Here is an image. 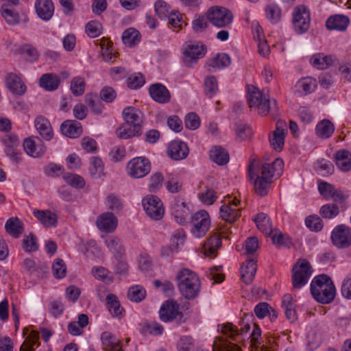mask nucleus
<instances>
[{
	"instance_id": "8fccbe9b",
	"label": "nucleus",
	"mask_w": 351,
	"mask_h": 351,
	"mask_svg": "<svg viewBox=\"0 0 351 351\" xmlns=\"http://www.w3.org/2000/svg\"><path fill=\"white\" fill-rule=\"evenodd\" d=\"M145 83V78L141 73L132 74L127 78V84L129 88L136 90L141 88Z\"/></svg>"
},
{
	"instance_id": "5701e85b",
	"label": "nucleus",
	"mask_w": 351,
	"mask_h": 351,
	"mask_svg": "<svg viewBox=\"0 0 351 351\" xmlns=\"http://www.w3.org/2000/svg\"><path fill=\"white\" fill-rule=\"evenodd\" d=\"M350 23L348 16L344 15L336 14L330 16L326 22V26L329 30H337L339 32L345 31Z\"/></svg>"
},
{
	"instance_id": "e433bc0d",
	"label": "nucleus",
	"mask_w": 351,
	"mask_h": 351,
	"mask_svg": "<svg viewBox=\"0 0 351 351\" xmlns=\"http://www.w3.org/2000/svg\"><path fill=\"white\" fill-rule=\"evenodd\" d=\"M59 77L53 73H46L40 79V86L46 90L52 91L56 90L60 84Z\"/></svg>"
},
{
	"instance_id": "052dcab7",
	"label": "nucleus",
	"mask_w": 351,
	"mask_h": 351,
	"mask_svg": "<svg viewBox=\"0 0 351 351\" xmlns=\"http://www.w3.org/2000/svg\"><path fill=\"white\" fill-rule=\"evenodd\" d=\"M103 170L102 160L99 158L93 157L89 167L91 176L95 178H99L102 175Z\"/></svg>"
},
{
	"instance_id": "3c124183",
	"label": "nucleus",
	"mask_w": 351,
	"mask_h": 351,
	"mask_svg": "<svg viewBox=\"0 0 351 351\" xmlns=\"http://www.w3.org/2000/svg\"><path fill=\"white\" fill-rule=\"evenodd\" d=\"M155 12L159 18L166 19L173 14L170 6L164 1L158 0L154 5Z\"/></svg>"
},
{
	"instance_id": "de8ad7c7",
	"label": "nucleus",
	"mask_w": 351,
	"mask_h": 351,
	"mask_svg": "<svg viewBox=\"0 0 351 351\" xmlns=\"http://www.w3.org/2000/svg\"><path fill=\"white\" fill-rule=\"evenodd\" d=\"M316 80L311 77H306L299 80L295 85L298 89H302L305 95L310 94L315 90Z\"/></svg>"
},
{
	"instance_id": "f8f14e48",
	"label": "nucleus",
	"mask_w": 351,
	"mask_h": 351,
	"mask_svg": "<svg viewBox=\"0 0 351 351\" xmlns=\"http://www.w3.org/2000/svg\"><path fill=\"white\" fill-rule=\"evenodd\" d=\"M160 319L165 322L176 319L177 323L185 322L184 315L179 311V306L176 302L166 301L159 311Z\"/></svg>"
},
{
	"instance_id": "a878e982",
	"label": "nucleus",
	"mask_w": 351,
	"mask_h": 351,
	"mask_svg": "<svg viewBox=\"0 0 351 351\" xmlns=\"http://www.w3.org/2000/svg\"><path fill=\"white\" fill-rule=\"evenodd\" d=\"M60 130L64 135L72 138L80 136L82 132L81 123L75 120L64 121L61 125Z\"/></svg>"
},
{
	"instance_id": "6ab92c4d",
	"label": "nucleus",
	"mask_w": 351,
	"mask_h": 351,
	"mask_svg": "<svg viewBox=\"0 0 351 351\" xmlns=\"http://www.w3.org/2000/svg\"><path fill=\"white\" fill-rule=\"evenodd\" d=\"M286 123L282 121H278L276 123L275 130L269 138V143L271 147L276 151H281L285 144V127Z\"/></svg>"
},
{
	"instance_id": "e2e57ef3",
	"label": "nucleus",
	"mask_w": 351,
	"mask_h": 351,
	"mask_svg": "<svg viewBox=\"0 0 351 351\" xmlns=\"http://www.w3.org/2000/svg\"><path fill=\"white\" fill-rule=\"evenodd\" d=\"M111 309L113 311L112 313L111 312V314L114 317L121 319L125 316V311L121 306L117 296L114 294H111Z\"/></svg>"
},
{
	"instance_id": "6e6552de",
	"label": "nucleus",
	"mask_w": 351,
	"mask_h": 351,
	"mask_svg": "<svg viewBox=\"0 0 351 351\" xmlns=\"http://www.w3.org/2000/svg\"><path fill=\"white\" fill-rule=\"evenodd\" d=\"M310 12L304 5H300L294 8L293 12V25L296 32H306L310 25Z\"/></svg>"
},
{
	"instance_id": "9b49d317",
	"label": "nucleus",
	"mask_w": 351,
	"mask_h": 351,
	"mask_svg": "<svg viewBox=\"0 0 351 351\" xmlns=\"http://www.w3.org/2000/svg\"><path fill=\"white\" fill-rule=\"evenodd\" d=\"M206 51V47L199 43L189 44L184 51L183 62L186 66L193 67L198 60L204 57Z\"/></svg>"
},
{
	"instance_id": "9d476101",
	"label": "nucleus",
	"mask_w": 351,
	"mask_h": 351,
	"mask_svg": "<svg viewBox=\"0 0 351 351\" xmlns=\"http://www.w3.org/2000/svg\"><path fill=\"white\" fill-rule=\"evenodd\" d=\"M330 239L337 248H347L351 245V228L344 224L337 225L332 231Z\"/></svg>"
},
{
	"instance_id": "5fc2aeb1",
	"label": "nucleus",
	"mask_w": 351,
	"mask_h": 351,
	"mask_svg": "<svg viewBox=\"0 0 351 351\" xmlns=\"http://www.w3.org/2000/svg\"><path fill=\"white\" fill-rule=\"evenodd\" d=\"M97 296L101 302H105L107 309L110 311V289L108 285L99 284L96 289Z\"/></svg>"
},
{
	"instance_id": "a211bd4d",
	"label": "nucleus",
	"mask_w": 351,
	"mask_h": 351,
	"mask_svg": "<svg viewBox=\"0 0 351 351\" xmlns=\"http://www.w3.org/2000/svg\"><path fill=\"white\" fill-rule=\"evenodd\" d=\"M5 146V152L6 155L14 162H19L21 160V153L17 149L20 144V140L16 135H10L3 140Z\"/></svg>"
},
{
	"instance_id": "c03bdc74",
	"label": "nucleus",
	"mask_w": 351,
	"mask_h": 351,
	"mask_svg": "<svg viewBox=\"0 0 351 351\" xmlns=\"http://www.w3.org/2000/svg\"><path fill=\"white\" fill-rule=\"evenodd\" d=\"M112 265L114 274L119 279L128 276L129 265L125 258L114 259Z\"/></svg>"
},
{
	"instance_id": "7c9ffc66",
	"label": "nucleus",
	"mask_w": 351,
	"mask_h": 351,
	"mask_svg": "<svg viewBox=\"0 0 351 351\" xmlns=\"http://www.w3.org/2000/svg\"><path fill=\"white\" fill-rule=\"evenodd\" d=\"M231 64V58L227 53H217L214 58L210 59L208 63L209 71L213 69H221L228 66Z\"/></svg>"
},
{
	"instance_id": "58836bf2",
	"label": "nucleus",
	"mask_w": 351,
	"mask_h": 351,
	"mask_svg": "<svg viewBox=\"0 0 351 351\" xmlns=\"http://www.w3.org/2000/svg\"><path fill=\"white\" fill-rule=\"evenodd\" d=\"M141 36L139 32L132 27L125 29L121 37L123 43L130 47L138 44L141 40Z\"/></svg>"
},
{
	"instance_id": "69168bd1",
	"label": "nucleus",
	"mask_w": 351,
	"mask_h": 351,
	"mask_svg": "<svg viewBox=\"0 0 351 351\" xmlns=\"http://www.w3.org/2000/svg\"><path fill=\"white\" fill-rule=\"evenodd\" d=\"M305 224L310 230L315 232L320 231L323 228L322 220L317 215H311L306 217Z\"/></svg>"
},
{
	"instance_id": "473e14b6",
	"label": "nucleus",
	"mask_w": 351,
	"mask_h": 351,
	"mask_svg": "<svg viewBox=\"0 0 351 351\" xmlns=\"http://www.w3.org/2000/svg\"><path fill=\"white\" fill-rule=\"evenodd\" d=\"M142 134V130L138 131V128L134 130L132 125L124 122L115 130V135L121 139H129L137 137Z\"/></svg>"
},
{
	"instance_id": "b1692460",
	"label": "nucleus",
	"mask_w": 351,
	"mask_h": 351,
	"mask_svg": "<svg viewBox=\"0 0 351 351\" xmlns=\"http://www.w3.org/2000/svg\"><path fill=\"white\" fill-rule=\"evenodd\" d=\"M5 82L8 88L12 93L21 95L25 93L26 86L19 75L10 73L7 75Z\"/></svg>"
},
{
	"instance_id": "423d86ee",
	"label": "nucleus",
	"mask_w": 351,
	"mask_h": 351,
	"mask_svg": "<svg viewBox=\"0 0 351 351\" xmlns=\"http://www.w3.org/2000/svg\"><path fill=\"white\" fill-rule=\"evenodd\" d=\"M85 102L94 114H101L104 108V102H110V89L108 86L102 88L100 95L88 93L85 96Z\"/></svg>"
},
{
	"instance_id": "603ef678",
	"label": "nucleus",
	"mask_w": 351,
	"mask_h": 351,
	"mask_svg": "<svg viewBox=\"0 0 351 351\" xmlns=\"http://www.w3.org/2000/svg\"><path fill=\"white\" fill-rule=\"evenodd\" d=\"M63 179L67 184L77 189H82L85 186V180L77 174L66 173L63 175Z\"/></svg>"
},
{
	"instance_id": "79ce46f5",
	"label": "nucleus",
	"mask_w": 351,
	"mask_h": 351,
	"mask_svg": "<svg viewBox=\"0 0 351 351\" xmlns=\"http://www.w3.org/2000/svg\"><path fill=\"white\" fill-rule=\"evenodd\" d=\"M220 213L223 220L233 223L240 217L241 210L234 209L230 205L223 204L220 208Z\"/></svg>"
},
{
	"instance_id": "f257e3e1",
	"label": "nucleus",
	"mask_w": 351,
	"mask_h": 351,
	"mask_svg": "<svg viewBox=\"0 0 351 351\" xmlns=\"http://www.w3.org/2000/svg\"><path fill=\"white\" fill-rule=\"evenodd\" d=\"M283 160L276 158L272 163L260 164L252 160L248 166V173L250 180L256 177L254 184L256 193L260 196L267 194L268 189L272 182V178L276 172L282 170Z\"/></svg>"
},
{
	"instance_id": "c756f323",
	"label": "nucleus",
	"mask_w": 351,
	"mask_h": 351,
	"mask_svg": "<svg viewBox=\"0 0 351 351\" xmlns=\"http://www.w3.org/2000/svg\"><path fill=\"white\" fill-rule=\"evenodd\" d=\"M337 167L342 171L351 169V154L346 149H340L335 155Z\"/></svg>"
},
{
	"instance_id": "338daca9",
	"label": "nucleus",
	"mask_w": 351,
	"mask_h": 351,
	"mask_svg": "<svg viewBox=\"0 0 351 351\" xmlns=\"http://www.w3.org/2000/svg\"><path fill=\"white\" fill-rule=\"evenodd\" d=\"M235 132L237 137L242 141L251 138L253 134L251 127L244 123L238 124Z\"/></svg>"
},
{
	"instance_id": "774afa93",
	"label": "nucleus",
	"mask_w": 351,
	"mask_h": 351,
	"mask_svg": "<svg viewBox=\"0 0 351 351\" xmlns=\"http://www.w3.org/2000/svg\"><path fill=\"white\" fill-rule=\"evenodd\" d=\"M185 126L190 130H195L200 125V119L198 115L195 112L188 113L184 119Z\"/></svg>"
},
{
	"instance_id": "864d4df0",
	"label": "nucleus",
	"mask_w": 351,
	"mask_h": 351,
	"mask_svg": "<svg viewBox=\"0 0 351 351\" xmlns=\"http://www.w3.org/2000/svg\"><path fill=\"white\" fill-rule=\"evenodd\" d=\"M146 295L145 290L141 286L136 285L131 287L128 291V298L135 302L142 301Z\"/></svg>"
},
{
	"instance_id": "bb28decb",
	"label": "nucleus",
	"mask_w": 351,
	"mask_h": 351,
	"mask_svg": "<svg viewBox=\"0 0 351 351\" xmlns=\"http://www.w3.org/2000/svg\"><path fill=\"white\" fill-rule=\"evenodd\" d=\"M179 291L181 295L188 300H193L195 298L200 291V281L199 279L195 281L191 282L186 284L178 285Z\"/></svg>"
},
{
	"instance_id": "ea45409f",
	"label": "nucleus",
	"mask_w": 351,
	"mask_h": 351,
	"mask_svg": "<svg viewBox=\"0 0 351 351\" xmlns=\"http://www.w3.org/2000/svg\"><path fill=\"white\" fill-rule=\"evenodd\" d=\"M221 244V239L218 236L210 237L203 245L204 254L207 256L215 254Z\"/></svg>"
},
{
	"instance_id": "4468645a",
	"label": "nucleus",
	"mask_w": 351,
	"mask_h": 351,
	"mask_svg": "<svg viewBox=\"0 0 351 351\" xmlns=\"http://www.w3.org/2000/svg\"><path fill=\"white\" fill-rule=\"evenodd\" d=\"M143 205L146 214L152 219L158 221L162 218L165 209L161 200L155 195L145 197Z\"/></svg>"
},
{
	"instance_id": "2eb2a0df",
	"label": "nucleus",
	"mask_w": 351,
	"mask_h": 351,
	"mask_svg": "<svg viewBox=\"0 0 351 351\" xmlns=\"http://www.w3.org/2000/svg\"><path fill=\"white\" fill-rule=\"evenodd\" d=\"M122 117L125 123L138 129V131L143 130L144 123V115L141 110L134 106H127L122 111Z\"/></svg>"
},
{
	"instance_id": "4c0bfd02",
	"label": "nucleus",
	"mask_w": 351,
	"mask_h": 351,
	"mask_svg": "<svg viewBox=\"0 0 351 351\" xmlns=\"http://www.w3.org/2000/svg\"><path fill=\"white\" fill-rule=\"evenodd\" d=\"M315 130L316 134L319 138L326 139L330 137L333 134L335 126L330 121L324 119L317 123Z\"/></svg>"
},
{
	"instance_id": "cd10ccee",
	"label": "nucleus",
	"mask_w": 351,
	"mask_h": 351,
	"mask_svg": "<svg viewBox=\"0 0 351 351\" xmlns=\"http://www.w3.org/2000/svg\"><path fill=\"white\" fill-rule=\"evenodd\" d=\"M257 265L254 259H248L241 267V276L243 282L246 284H250L256 275Z\"/></svg>"
},
{
	"instance_id": "4be33fe9",
	"label": "nucleus",
	"mask_w": 351,
	"mask_h": 351,
	"mask_svg": "<svg viewBox=\"0 0 351 351\" xmlns=\"http://www.w3.org/2000/svg\"><path fill=\"white\" fill-rule=\"evenodd\" d=\"M169 156L176 160L185 158L189 154V148L186 143L180 141L170 143L168 148Z\"/></svg>"
},
{
	"instance_id": "680f3d73",
	"label": "nucleus",
	"mask_w": 351,
	"mask_h": 351,
	"mask_svg": "<svg viewBox=\"0 0 351 351\" xmlns=\"http://www.w3.org/2000/svg\"><path fill=\"white\" fill-rule=\"evenodd\" d=\"M52 271L56 278H63L66 274V266L64 261L60 258L56 259L52 265Z\"/></svg>"
},
{
	"instance_id": "a19ab883",
	"label": "nucleus",
	"mask_w": 351,
	"mask_h": 351,
	"mask_svg": "<svg viewBox=\"0 0 351 351\" xmlns=\"http://www.w3.org/2000/svg\"><path fill=\"white\" fill-rule=\"evenodd\" d=\"M111 255L113 259H121L125 257V248L117 237H111Z\"/></svg>"
},
{
	"instance_id": "c9c22d12",
	"label": "nucleus",
	"mask_w": 351,
	"mask_h": 351,
	"mask_svg": "<svg viewBox=\"0 0 351 351\" xmlns=\"http://www.w3.org/2000/svg\"><path fill=\"white\" fill-rule=\"evenodd\" d=\"M210 158L219 165H223L229 161L228 152L220 146H216L210 151Z\"/></svg>"
},
{
	"instance_id": "ddd939ff",
	"label": "nucleus",
	"mask_w": 351,
	"mask_h": 351,
	"mask_svg": "<svg viewBox=\"0 0 351 351\" xmlns=\"http://www.w3.org/2000/svg\"><path fill=\"white\" fill-rule=\"evenodd\" d=\"M128 174L134 178H141L147 175L151 170V163L145 157H136L128 164Z\"/></svg>"
},
{
	"instance_id": "4d7b16f0",
	"label": "nucleus",
	"mask_w": 351,
	"mask_h": 351,
	"mask_svg": "<svg viewBox=\"0 0 351 351\" xmlns=\"http://www.w3.org/2000/svg\"><path fill=\"white\" fill-rule=\"evenodd\" d=\"M315 168L316 171L322 176L330 175L334 170L332 162L324 159L318 160L315 164Z\"/></svg>"
},
{
	"instance_id": "7ed1b4c3",
	"label": "nucleus",
	"mask_w": 351,
	"mask_h": 351,
	"mask_svg": "<svg viewBox=\"0 0 351 351\" xmlns=\"http://www.w3.org/2000/svg\"><path fill=\"white\" fill-rule=\"evenodd\" d=\"M247 102L250 108L257 107L258 113L265 116L269 112L274 114L277 112V101L276 99H269L258 88L248 86Z\"/></svg>"
},
{
	"instance_id": "2f4dec72",
	"label": "nucleus",
	"mask_w": 351,
	"mask_h": 351,
	"mask_svg": "<svg viewBox=\"0 0 351 351\" xmlns=\"http://www.w3.org/2000/svg\"><path fill=\"white\" fill-rule=\"evenodd\" d=\"M256 225L264 234L271 235L273 232L271 222L268 215L264 213H258L253 219Z\"/></svg>"
},
{
	"instance_id": "6e6d98bb",
	"label": "nucleus",
	"mask_w": 351,
	"mask_h": 351,
	"mask_svg": "<svg viewBox=\"0 0 351 351\" xmlns=\"http://www.w3.org/2000/svg\"><path fill=\"white\" fill-rule=\"evenodd\" d=\"M339 213V206L335 204H327L322 206L319 213L325 219H332L338 215Z\"/></svg>"
},
{
	"instance_id": "c85d7f7f",
	"label": "nucleus",
	"mask_w": 351,
	"mask_h": 351,
	"mask_svg": "<svg viewBox=\"0 0 351 351\" xmlns=\"http://www.w3.org/2000/svg\"><path fill=\"white\" fill-rule=\"evenodd\" d=\"M34 216L45 227L56 226L58 221L56 215L49 210H34Z\"/></svg>"
},
{
	"instance_id": "393cba45",
	"label": "nucleus",
	"mask_w": 351,
	"mask_h": 351,
	"mask_svg": "<svg viewBox=\"0 0 351 351\" xmlns=\"http://www.w3.org/2000/svg\"><path fill=\"white\" fill-rule=\"evenodd\" d=\"M34 125L43 138L46 141H50L53 138V130L51 123L47 119L43 116L36 117L34 121Z\"/></svg>"
},
{
	"instance_id": "72a5a7b5",
	"label": "nucleus",
	"mask_w": 351,
	"mask_h": 351,
	"mask_svg": "<svg viewBox=\"0 0 351 351\" xmlns=\"http://www.w3.org/2000/svg\"><path fill=\"white\" fill-rule=\"evenodd\" d=\"M165 186L171 193H178L182 190V182L177 174L167 173L165 179Z\"/></svg>"
},
{
	"instance_id": "aec40b11",
	"label": "nucleus",
	"mask_w": 351,
	"mask_h": 351,
	"mask_svg": "<svg viewBox=\"0 0 351 351\" xmlns=\"http://www.w3.org/2000/svg\"><path fill=\"white\" fill-rule=\"evenodd\" d=\"M35 10L37 15L43 21H49L54 13V5L51 0H36Z\"/></svg>"
},
{
	"instance_id": "412c9836",
	"label": "nucleus",
	"mask_w": 351,
	"mask_h": 351,
	"mask_svg": "<svg viewBox=\"0 0 351 351\" xmlns=\"http://www.w3.org/2000/svg\"><path fill=\"white\" fill-rule=\"evenodd\" d=\"M149 92L151 97L160 104H166L170 100V93L162 84L156 83L152 84L149 88Z\"/></svg>"
},
{
	"instance_id": "a18cd8bd",
	"label": "nucleus",
	"mask_w": 351,
	"mask_h": 351,
	"mask_svg": "<svg viewBox=\"0 0 351 351\" xmlns=\"http://www.w3.org/2000/svg\"><path fill=\"white\" fill-rule=\"evenodd\" d=\"M39 332L35 330L31 331L29 335L25 338L23 343L21 345L20 351H34L33 346H40Z\"/></svg>"
},
{
	"instance_id": "49530a36",
	"label": "nucleus",
	"mask_w": 351,
	"mask_h": 351,
	"mask_svg": "<svg viewBox=\"0 0 351 351\" xmlns=\"http://www.w3.org/2000/svg\"><path fill=\"white\" fill-rule=\"evenodd\" d=\"M5 228L10 234L18 237L22 232V222L17 217L10 218L5 223Z\"/></svg>"
},
{
	"instance_id": "0eeeda50",
	"label": "nucleus",
	"mask_w": 351,
	"mask_h": 351,
	"mask_svg": "<svg viewBox=\"0 0 351 351\" xmlns=\"http://www.w3.org/2000/svg\"><path fill=\"white\" fill-rule=\"evenodd\" d=\"M254 318L253 313H250L245 315V317L243 318L240 322L241 328L239 329L237 326L233 325L232 323H226V325L222 326V331L225 334H229L235 341L240 342L241 340H244L243 336L246 335L250 329V321H252Z\"/></svg>"
},
{
	"instance_id": "37998d69",
	"label": "nucleus",
	"mask_w": 351,
	"mask_h": 351,
	"mask_svg": "<svg viewBox=\"0 0 351 351\" xmlns=\"http://www.w3.org/2000/svg\"><path fill=\"white\" fill-rule=\"evenodd\" d=\"M1 14L9 25H16L20 21L18 12L8 8V4L4 3L1 5Z\"/></svg>"
},
{
	"instance_id": "39448f33",
	"label": "nucleus",
	"mask_w": 351,
	"mask_h": 351,
	"mask_svg": "<svg viewBox=\"0 0 351 351\" xmlns=\"http://www.w3.org/2000/svg\"><path fill=\"white\" fill-rule=\"evenodd\" d=\"M207 19L215 27L223 28L232 23L233 14L226 8L213 6L207 11Z\"/></svg>"
},
{
	"instance_id": "13d9d810",
	"label": "nucleus",
	"mask_w": 351,
	"mask_h": 351,
	"mask_svg": "<svg viewBox=\"0 0 351 351\" xmlns=\"http://www.w3.org/2000/svg\"><path fill=\"white\" fill-rule=\"evenodd\" d=\"M96 225L98 229L103 233L110 232V213L106 212L97 217Z\"/></svg>"
},
{
	"instance_id": "f704fd0d",
	"label": "nucleus",
	"mask_w": 351,
	"mask_h": 351,
	"mask_svg": "<svg viewBox=\"0 0 351 351\" xmlns=\"http://www.w3.org/2000/svg\"><path fill=\"white\" fill-rule=\"evenodd\" d=\"M335 58L332 56L316 53L312 56L310 62L312 66L317 69H326L332 64Z\"/></svg>"
},
{
	"instance_id": "09e8293b",
	"label": "nucleus",
	"mask_w": 351,
	"mask_h": 351,
	"mask_svg": "<svg viewBox=\"0 0 351 351\" xmlns=\"http://www.w3.org/2000/svg\"><path fill=\"white\" fill-rule=\"evenodd\" d=\"M178 285L188 284L191 282L195 281L199 279L197 276L192 271L188 269H182L180 270L176 276Z\"/></svg>"
},
{
	"instance_id": "f03ea898",
	"label": "nucleus",
	"mask_w": 351,
	"mask_h": 351,
	"mask_svg": "<svg viewBox=\"0 0 351 351\" xmlns=\"http://www.w3.org/2000/svg\"><path fill=\"white\" fill-rule=\"evenodd\" d=\"M311 293L317 302L329 304L335 299L336 290L331 278L326 274H322L313 279Z\"/></svg>"
},
{
	"instance_id": "f3484780",
	"label": "nucleus",
	"mask_w": 351,
	"mask_h": 351,
	"mask_svg": "<svg viewBox=\"0 0 351 351\" xmlns=\"http://www.w3.org/2000/svg\"><path fill=\"white\" fill-rule=\"evenodd\" d=\"M26 154L33 158H40L46 152V146L38 137H29L23 141Z\"/></svg>"
},
{
	"instance_id": "0e129e2a",
	"label": "nucleus",
	"mask_w": 351,
	"mask_h": 351,
	"mask_svg": "<svg viewBox=\"0 0 351 351\" xmlns=\"http://www.w3.org/2000/svg\"><path fill=\"white\" fill-rule=\"evenodd\" d=\"M281 11L280 8L275 4L269 5L266 8L267 18L272 23H277L281 16Z\"/></svg>"
},
{
	"instance_id": "bf43d9fd",
	"label": "nucleus",
	"mask_w": 351,
	"mask_h": 351,
	"mask_svg": "<svg viewBox=\"0 0 351 351\" xmlns=\"http://www.w3.org/2000/svg\"><path fill=\"white\" fill-rule=\"evenodd\" d=\"M85 86V81L81 77H75L71 82V90L75 96L82 95L84 93Z\"/></svg>"
},
{
	"instance_id": "dca6fc26",
	"label": "nucleus",
	"mask_w": 351,
	"mask_h": 351,
	"mask_svg": "<svg viewBox=\"0 0 351 351\" xmlns=\"http://www.w3.org/2000/svg\"><path fill=\"white\" fill-rule=\"evenodd\" d=\"M171 213L176 221L181 225L186 223L191 215L189 206L179 197H175L172 202Z\"/></svg>"
},
{
	"instance_id": "20e7f679",
	"label": "nucleus",
	"mask_w": 351,
	"mask_h": 351,
	"mask_svg": "<svg viewBox=\"0 0 351 351\" xmlns=\"http://www.w3.org/2000/svg\"><path fill=\"white\" fill-rule=\"evenodd\" d=\"M312 274L311 266L305 259H300L292 268V284L295 289H300L307 284Z\"/></svg>"
},
{
	"instance_id": "1a4fd4ad",
	"label": "nucleus",
	"mask_w": 351,
	"mask_h": 351,
	"mask_svg": "<svg viewBox=\"0 0 351 351\" xmlns=\"http://www.w3.org/2000/svg\"><path fill=\"white\" fill-rule=\"evenodd\" d=\"M210 225L208 213L205 210L197 211L191 217V233L197 238L205 235Z\"/></svg>"
}]
</instances>
